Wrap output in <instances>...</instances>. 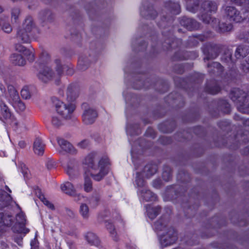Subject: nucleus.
Instances as JSON below:
<instances>
[{
	"mask_svg": "<svg viewBox=\"0 0 249 249\" xmlns=\"http://www.w3.org/2000/svg\"><path fill=\"white\" fill-rule=\"evenodd\" d=\"M45 144L40 138H36L33 145V150L36 154L42 155L44 152Z\"/></svg>",
	"mask_w": 249,
	"mask_h": 249,
	"instance_id": "nucleus-18",
	"label": "nucleus"
},
{
	"mask_svg": "<svg viewBox=\"0 0 249 249\" xmlns=\"http://www.w3.org/2000/svg\"><path fill=\"white\" fill-rule=\"evenodd\" d=\"M225 13L231 21L239 22L245 18V17L242 16L240 11L233 6H227L225 8Z\"/></svg>",
	"mask_w": 249,
	"mask_h": 249,
	"instance_id": "nucleus-6",
	"label": "nucleus"
},
{
	"mask_svg": "<svg viewBox=\"0 0 249 249\" xmlns=\"http://www.w3.org/2000/svg\"><path fill=\"white\" fill-rule=\"evenodd\" d=\"M0 89L2 92L5 91V87L2 85H0Z\"/></svg>",
	"mask_w": 249,
	"mask_h": 249,
	"instance_id": "nucleus-64",
	"label": "nucleus"
},
{
	"mask_svg": "<svg viewBox=\"0 0 249 249\" xmlns=\"http://www.w3.org/2000/svg\"><path fill=\"white\" fill-rule=\"evenodd\" d=\"M157 171V166L155 164H149L144 166L140 174L142 177L149 178L155 174Z\"/></svg>",
	"mask_w": 249,
	"mask_h": 249,
	"instance_id": "nucleus-15",
	"label": "nucleus"
},
{
	"mask_svg": "<svg viewBox=\"0 0 249 249\" xmlns=\"http://www.w3.org/2000/svg\"><path fill=\"white\" fill-rule=\"evenodd\" d=\"M246 61L247 65L245 63H243L241 65V68L244 72H249V56L246 58Z\"/></svg>",
	"mask_w": 249,
	"mask_h": 249,
	"instance_id": "nucleus-51",
	"label": "nucleus"
},
{
	"mask_svg": "<svg viewBox=\"0 0 249 249\" xmlns=\"http://www.w3.org/2000/svg\"><path fill=\"white\" fill-rule=\"evenodd\" d=\"M23 173L24 177L28 178V170L27 169H24L23 171Z\"/></svg>",
	"mask_w": 249,
	"mask_h": 249,
	"instance_id": "nucleus-61",
	"label": "nucleus"
},
{
	"mask_svg": "<svg viewBox=\"0 0 249 249\" xmlns=\"http://www.w3.org/2000/svg\"><path fill=\"white\" fill-rule=\"evenodd\" d=\"M177 233L174 229L168 227L161 235L160 243L163 247H166L174 244L177 240Z\"/></svg>",
	"mask_w": 249,
	"mask_h": 249,
	"instance_id": "nucleus-5",
	"label": "nucleus"
},
{
	"mask_svg": "<svg viewBox=\"0 0 249 249\" xmlns=\"http://www.w3.org/2000/svg\"><path fill=\"white\" fill-rule=\"evenodd\" d=\"M100 196L99 194H93L90 198V202L93 203L95 205H97L100 200Z\"/></svg>",
	"mask_w": 249,
	"mask_h": 249,
	"instance_id": "nucleus-50",
	"label": "nucleus"
},
{
	"mask_svg": "<svg viewBox=\"0 0 249 249\" xmlns=\"http://www.w3.org/2000/svg\"><path fill=\"white\" fill-rule=\"evenodd\" d=\"M55 73L48 67H44L42 70H40L38 74V77L44 82H47L51 79L57 80L62 75L64 71L66 70L67 75H72L74 73V70L71 64L62 65L61 61L59 58L54 60Z\"/></svg>",
	"mask_w": 249,
	"mask_h": 249,
	"instance_id": "nucleus-2",
	"label": "nucleus"
},
{
	"mask_svg": "<svg viewBox=\"0 0 249 249\" xmlns=\"http://www.w3.org/2000/svg\"><path fill=\"white\" fill-rule=\"evenodd\" d=\"M235 1L237 3H239L240 4L246 2L245 0H235Z\"/></svg>",
	"mask_w": 249,
	"mask_h": 249,
	"instance_id": "nucleus-62",
	"label": "nucleus"
},
{
	"mask_svg": "<svg viewBox=\"0 0 249 249\" xmlns=\"http://www.w3.org/2000/svg\"><path fill=\"white\" fill-rule=\"evenodd\" d=\"M106 227L112 237L114 238V240H116V232L115 231L114 226L111 223L107 222L106 224Z\"/></svg>",
	"mask_w": 249,
	"mask_h": 249,
	"instance_id": "nucleus-44",
	"label": "nucleus"
},
{
	"mask_svg": "<svg viewBox=\"0 0 249 249\" xmlns=\"http://www.w3.org/2000/svg\"><path fill=\"white\" fill-rule=\"evenodd\" d=\"M20 14V9L18 7H14L11 11V17L12 19H14L15 21L16 22L18 19V17Z\"/></svg>",
	"mask_w": 249,
	"mask_h": 249,
	"instance_id": "nucleus-47",
	"label": "nucleus"
},
{
	"mask_svg": "<svg viewBox=\"0 0 249 249\" xmlns=\"http://www.w3.org/2000/svg\"><path fill=\"white\" fill-rule=\"evenodd\" d=\"M207 91L211 94H215L217 93L220 90V88L217 85L215 84L213 86L207 87Z\"/></svg>",
	"mask_w": 249,
	"mask_h": 249,
	"instance_id": "nucleus-46",
	"label": "nucleus"
},
{
	"mask_svg": "<svg viewBox=\"0 0 249 249\" xmlns=\"http://www.w3.org/2000/svg\"><path fill=\"white\" fill-rule=\"evenodd\" d=\"M141 13L142 16L150 19H154L157 15V12L153 9L152 6L149 7L147 9L141 10Z\"/></svg>",
	"mask_w": 249,
	"mask_h": 249,
	"instance_id": "nucleus-27",
	"label": "nucleus"
},
{
	"mask_svg": "<svg viewBox=\"0 0 249 249\" xmlns=\"http://www.w3.org/2000/svg\"><path fill=\"white\" fill-rule=\"evenodd\" d=\"M167 7H168L171 10L174 12V14H177L179 13V9L180 8V6L179 4L177 2H171L169 1V5H166Z\"/></svg>",
	"mask_w": 249,
	"mask_h": 249,
	"instance_id": "nucleus-41",
	"label": "nucleus"
},
{
	"mask_svg": "<svg viewBox=\"0 0 249 249\" xmlns=\"http://www.w3.org/2000/svg\"><path fill=\"white\" fill-rule=\"evenodd\" d=\"M26 220L24 215L22 213L17 214L15 225V230L18 232L27 233L29 229L25 228Z\"/></svg>",
	"mask_w": 249,
	"mask_h": 249,
	"instance_id": "nucleus-8",
	"label": "nucleus"
},
{
	"mask_svg": "<svg viewBox=\"0 0 249 249\" xmlns=\"http://www.w3.org/2000/svg\"><path fill=\"white\" fill-rule=\"evenodd\" d=\"M168 220L161 217L158 219L154 225V228L157 231H166L168 227H172L168 224Z\"/></svg>",
	"mask_w": 249,
	"mask_h": 249,
	"instance_id": "nucleus-13",
	"label": "nucleus"
},
{
	"mask_svg": "<svg viewBox=\"0 0 249 249\" xmlns=\"http://www.w3.org/2000/svg\"><path fill=\"white\" fill-rule=\"evenodd\" d=\"M202 14L199 17L200 20L205 24H210L213 28L216 27L219 23V20L207 14L208 13L216 12L217 9L216 3L211 1H205L202 5Z\"/></svg>",
	"mask_w": 249,
	"mask_h": 249,
	"instance_id": "nucleus-3",
	"label": "nucleus"
},
{
	"mask_svg": "<svg viewBox=\"0 0 249 249\" xmlns=\"http://www.w3.org/2000/svg\"><path fill=\"white\" fill-rule=\"evenodd\" d=\"M180 23L189 30H196L199 28V24L197 21L187 17L182 18L180 21Z\"/></svg>",
	"mask_w": 249,
	"mask_h": 249,
	"instance_id": "nucleus-11",
	"label": "nucleus"
},
{
	"mask_svg": "<svg viewBox=\"0 0 249 249\" xmlns=\"http://www.w3.org/2000/svg\"><path fill=\"white\" fill-rule=\"evenodd\" d=\"M89 61L87 58L80 57L78 61L79 68L82 71L85 70L89 65Z\"/></svg>",
	"mask_w": 249,
	"mask_h": 249,
	"instance_id": "nucleus-34",
	"label": "nucleus"
},
{
	"mask_svg": "<svg viewBox=\"0 0 249 249\" xmlns=\"http://www.w3.org/2000/svg\"><path fill=\"white\" fill-rule=\"evenodd\" d=\"M8 92L9 94V101L12 105L17 102L20 99L19 96L17 91L14 87L10 86L8 87Z\"/></svg>",
	"mask_w": 249,
	"mask_h": 249,
	"instance_id": "nucleus-24",
	"label": "nucleus"
},
{
	"mask_svg": "<svg viewBox=\"0 0 249 249\" xmlns=\"http://www.w3.org/2000/svg\"><path fill=\"white\" fill-rule=\"evenodd\" d=\"M219 50L217 46H214L213 48L211 47L209 49L208 56L204 59L205 60L206 59H214L217 56Z\"/></svg>",
	"mask_w": 249,
	"mask_h": 249,
	"instance_id": "nucleus-33",
	"label": "nucleus"
},
{
	"mask_svg": "<svg viewBox=\"0 0 249 249\" xmlns=\"http://www.w3.org/2000/svg\"><path fill=\"white\" fill-rule=\"evenodd\" d=\"M15 49L17 51L22 53L23 55L27 57L31 55L33 56L32 52L20 44H16L15 45Z\"/></svg>",
	"mask_w": 249,
	"mask_h": 249,
	"instance_id": "nucleus-32",
	"label": "nucleus"
},
{
	"mask_svg": "<svg viewBox=\"0 0 249 249\" xmlns=\"http://www.w3.org/2000/svg\"><path fill=\"white\" fill-rule=\"evenodd\" d=\"M57 143L61 148L59 153L65 152L74 155L77 153L76 149L72 145V144L68 141L60 138H57Z\"/></svg>",
	"mask_w": 249,
	"mask_h": 249,
	"instance_id": "nucleus-7",
	"label": "nucleus"
},
{
	"mask_svg": "<svg viewBox=\"0 0 249 249\" xmlns=\"http://www.w3.org/2000/svg\"><path fill=\"white\" fill-rule=\"evenodd\" d=\"M3 225L6 226H11L13 223V219L12 216L9 214H3Z\"/></svg>",
	"mask_w": 249,
	"mask_h": 249,
	"instance_id": "nucleus-45",
	"label": "nucleus"
},
{
	"mask_svg": "<svg viewBox=\"0 0 249 249\" xmlns=\"http://www.w3.org/2000/svg\"><path fill=\"white\" fill-rule=\"evenodd\" d=\"M52 101L55 107L57 113L65 119L71 118L72 114L75 109V107L71 104H65L59 100L57 97L52 98Z\"/></svg>",
	"mask_w": 249,
	"mask_h": 249,
	"instance_id": "nucleus-4",
	"label": "nucleus"
},
{
	"mask_svg": "<svg viewBox=\"0 0 249 249\" xmlns=\"http://www.w3.org/2000/svg\"><path fill=\"white\" fill-rule=\"evenodd\" d=\"M33 27L34 24L32 18L31 17H27L25 19L21 28L25 30L27 32H30L32 31Z\"/></svg>",
	"mask_w": 249,
	"mask_h": 249,
	"instance_id": "nucleus-31",
	"label": "nucleus"
},
{
	"mask_svg": "<svg viewBox=\"0 0 249 249\" xmlns=\"http://www.w3.org/2000/svg\"><path fill=\"white\" fill-rule=\"evenodd\" d=\"M208 67L209 68V72L217 75H220L223 71V67L221 65L217 62H213L211 64H208Z\"/></svg>",
	"mask_w": 249,
	"mask_h": 249,
	"instance_id": "nucleus-22",
	"label": "nucleus"
},
{
	"mask_svg": "<svg viewBox=\"0 0 249 249\" xmlns=\"http://www.w3.org/2000/svg\"><path fill=\"white\" fill-rule=\"evenodd\" d=\"M249 53V46L248 45H240L239 46L235 52V56L237 59L244 58Z\"/></svg>",
	"mask_w": 249,
	"mask_h": 249,
	"instance_id": "nucleus-19",
	"label": "nucleus"
},
{
	"mask_svg": "<svg viewBox=\"0 0 249 249\" xmlns=\"http://www.w3.org/2000/svg\"><path fill=\"white\" fill-rule=\"evenodd\" d=\"M39 198L49 208H50V209H51L52 210H54V205L52 203L49 202L48 200H47L46 198L45 197L44 195L40 196H39Z\"/></svg>",
	"mask_w": 249,
	"mask_h": 249,
	"instance_id": "nucleus-48",
	"label": "nucleus"
},
{
	"mask_svg": "<svg viewBox=\"0 0 249 249\" xmlns=\"http://www.w3.org/2000/svg\"><path fill=\"white\" fill-rule=\"evenodd\" d=\"M1 29L6 33L9 34L12 31V28L10 23L5 22L4 20L1 24Z\"/></svg>",
	"mask_w": 249,
	"mask_h": 249,
	"instance_id": "nucleus-43",
	"label": "nucleus"
},
{
	"mask_svg": "<svg viewBox=\"0 0 249 249\" xmlns=\"http://www.w3.org/2000/svg\"><path fill=\"white\" fill-rule=\"evenodd\" d=\"M218 26H219V30L221 32H229L232 29V25L231 23H222L219 24V23L217 27L215 28H216Z\"/></svg>",
	"mask_w": 249,
	"mask_h": 249,
	"instance_id": "nucleus-37",
	"label": "nucleus"
},
{
	"mask_svg": "<svg viewBox=\"0 0 249 249\" xmlns=\"http://www.w3.org/2000/svg\"><path fill=\"white\" fill-rule=\"evenodd\" d=\"M19 146L21 148H24L25 147L26 144L24 141H20L18 142Z\"/></svg>",
	"mask_w": 249,
	"mask_h": 249,
	"instance_id": "nucleus-57",
	"label": "nucleus"
},
{
	"mask_svg": "<svg viewBox=\"0 0 249 249\" xmlns=\"http://www.w3.org/2000/svg\"><path fill=\"white\" fill-rule=\"evenodd\" d=\"M84 180V190L87 192H90L92 188L91 179L89 177L85 176Z\"/></svg>",
	"mask_w": 249,
	"mask_h": 249,
	"instance_id": "nucleus-38",
	"label": "nucleus"
},
{
	"mask_svg": "<svg viewBox=\"0 0 249 249\" xmlns=\"http://www.w3.org/2000/svg\"><path fill=\"white\" fill-rule=\"evenodd\" d=\"M89 145V142L88 140H84L79 142L77 146L81 148H85Z\"/></svg>",
	"mask_w": 249,
	"mask_h": 249,
	"instance_id": "nucleus-53",
	"label": "nucleus"
},
{
	"mask_svg": "<svg viewBox=\"0 0 249 249\" xmlns=\"http://www.w3.org/2000/svg\"><path fill=\"white\" fill-rule=\"evenodd\" d=\"M66 172L71 178L78 175V169L77 162L74 160H71L67 164Z\"/></svg>",
	"mask_w": 249,
	"mask_h": 249,
	"instance_id": "nucleus-12",
	"label": "nucleus"
},
{
	"mask_svg": "<svg viewBox=\"0 0 249 249\" xmlns=\"http://www.w3.org/2000/svg\"><path fill=\"white\" fill-rule=\"evenodd\" d=\"M37 246V242L35 239L33 240H32L31 242V246Z\"/></svg>",
	"mask_w": 249,
	"mask_h": 249,
	"instance_id": "nucleus-59",
	"label": "nucleus"
},
{
	"mask_svg": "<svg viewBox=\"0 0 249 249\" xmlns=\"http://www.w3.org/2000/svg\"><path fill=\"white\" fill-rule=\"evenodd\" d=\"M29 33V32H27L20 28L17 31L16 37L19 41L23 43H28L30 40Z\"/></svg>",
	"mask_w": 249,
	"mask_h": 249,
	"instance_id": "nucleus-23",
	"label": "nucleus"
},
{
	"mask_svg": "<svg viewBox=\"0 0 249 249\" xmlns=\"http://www.w3.org/2000/svg\"><path fill=\"white\" fill-rule=\"evenodd\" d=\"M67 95L69 101H74L78 95V88L74 85H69L67 88Z\"/></svg>",
	"mask_w": 249,
	"mask_h": 249,
	"instance_id": "nucleus-20",
	"label": "nucleus"
},
{
	"mask_svg": "<svg viewBox=\"0 0 249 249\" xmlns=\"http://www.w3.org/2000/svg\"><path fill=\"white\" fill-rule=\"evenodd\" d=\"M10 61L15 65L24 66L26 64L25 60L21 54L14 53L10 57Z\"/></svg>",
	"mask_w": 249,
	"mask_h": 249,
	"instance_id": "nucleus-26",
	"label": "nucleus"
},
{
	"mask_svg": "<svg viewBox=\"0 0 249 249\" xmlns=\"http://www.w3.org/2000/svg\"><path fill=\"white\" fill-rule=\"evenodd\" d=\"M162 176L163 180L166 181L171 179L172 178L171 169L169 166H164Z\"/></svg>",
	"mask_w": 249,
	"mask_h": 249,
	"instance_id": "nucleus-35",
	"label": "nucleus"
},
{
	"mask_svg": "<svg viewBox=\"0 0 249 249\" xmlns=\"http://www.w3.org/2000/svg\"><path fill=\"white\" fill-rule=\"evenodd\" d=\"M238 110L243 113L249 114V104H245V102L237 104Z\"/></svg>",
	"mask_w": 249,
	"mask_h": 249,
	"instance_id": "nucleus-39",
	"label": "nucleus"
},
{
	"mask_svg": "<svg viewBox=\"0 0 249 249\" xmlns=\"http://www.w3.org/2000/svg\"><path fill=\"white\" fill-rule=\"evenodd\" d=\"M39 18L44 22H51L53 19V16L52 12L48 10L41 11L39 13Z\"/></svg>",
	"mask_w": 249,
	"mask_h": 249,
	"instance_id": "nucleus-30",
	"label": "nucleus"
},
{
	"mask_svg": "<svg viewBox=\"0 0 249 249\" xmlns=\"http://www.w3.org/2000/svg\"><path fill=\"white\" fill-rule=\"evenodd\" d=\"M0 244H1V248L2 249H5L7 248V245L4 242H1Z\"/></svg>",
	"mask_w": 249,
	"mask_h": 249,
	"instance_id": "nucleus-60",
	"label": "nucleus"
},
{
	"mask_svg": "<svg viewBox=\"0 0 249 249\" xmlns=\"http://www.w3.org/2000/svg\"><path fill=\"white\" fill-rule=\"evenodd\" d=\"M85 238L88 243L90 246L99 247L101 245V242L99 238L93 232H87L85 235Z\"/></svg>",
	"mask_w": 249,
	"mask_h": 249,
	"instance_id": "nucleus-17",
	"label": "nucleus"
},
{
	"mask_svg": "<svg viewBox=\"0 0 249 249\" xmlns=\"http://www.w3.org/2000/svg\"><path fill=\"white\" fill-rule=\"evenodd\" d=\"M222 59L227 63L234 62V60L231 58V53L229 50L224 53L222 57Z\"/></svg>",
	"mask_w": 249,
	"mask_h": 249,
	"instance_id": "nucleus-40",
	"label": "nucleus"
},
{
	"mask_svg": "<svg viewBox=\"0 0 249 249\" xmlns=\"http://www.w3.org/2000/svg\"><path fill=\"white\" fill-rule=\"evenodd\" d=\"M61 188L62 191L68 195L75 196L76 194V190L71 182H65L61 185Z\"/></svg>",
	"mask_w": 249,
	"mask_h": 249,
	"instance_id": "nucleus-25",
	"label": "nucleus"
},
{
	"mask_svg": "<svg viewBox=\"0 0 249 249\" xmlns=\"http://www.w3.org/2000/svg\"><path fill=\"white\" fill-rule=\"evenodd\" d=\"M230 96L231 99L236 103L237 106V104L245 102L247 93L242 90L235 89L231 91Z\"/></svg>",
	"mask_w": 249,
	"mask_h": 249,
	"instance_id": "nucleus-9",
	"label": "nucleus"
},
{
	"mask_svg": "<svg viewBox=\"0 0 249 249\" xmlns=\"http://www.w3.org/2000/svg\"><path fill=\"white\" fill-rule=\"evenodd\" d=\"M108 162V158L104 157L97 162L95 156L91 154L85 159L83 163L87 166L91 177L96 181L101 180L108 172L107 165Z\"/></svg>",
	"mask_w": 249,
	"mask_h": 249,
	"instance_id": "nucleus-1",
	"label": "nucleus"
},
{
	"mask_svg": "<svg viewBox=\"0 0 249 249\" xmlns=\"http://www.w3.org/2000/svg\"><path fill=\"white\" fill-rule=\"evenodd\" d=\"M3 213H0V226L3 225Z\"/></svg>",
	"mask_w": 249,
	"mask_h": 249,
	"instance_id": "nucleus-58",
	"label": "nucleus"
},
{
	"mask_svg": "<svg viewBox=\"0 0 249 249\" xmlns=\"http://www.w3.org/2000/svg\"><path fill=\"white\" fill-rule=\"evenodd\" d=\"M79 213L84 219L87 220L89 217V209L87 204L82 203L79 208Z\"/></svg>",
	"mask_w": 249,
	"mask_h": 249,
	"instance_id": "nucleus-29",
	"label": "nucleus"
},
{
	"mask_svg": "<svg viewBox=\"0 0 249 249\" xmlns=\"http://www.w3.org/2000/svg\"><path fill=\"white\" fill-rule=\"evenodd\" d=\"M55 164L54 162L53 161H49L47 163V168L49 170L52 169L55 166Z\"/></svg>",
	"mask_w": 249,
	"mask_h": 249,
	"instance_id": "nucleus-54",
	"label": "nucleus"
},
{
	"mask_svg": "<svg viewBox=\"0 0 249 249\" xmlns=\"http://www.w3.org/2000/svg\"><path fill=\"white\" fill-rule=\"evenodd\" d=\"M15 108H18L20 111H23L25 109V106L23 103H22L20 99L17 102L15 103L12 105Z\"/></svg>",
	"mask_w": 249,
	"mask_h": 249,
	"instance_id": "nucleus-49",
	"label": "nucleus"
},
{
	"mask_svg": "<svg viewBox=\"0 0 249 249\" xmlns=\"http://www.w3.org/2000/svg\"><path fill=\"white\" fill-rule=\"evenodd\" d=\"M21 95L23 98L27 99L30 98L31 95L27 89L24 88L21 90Z\"/></svg>",
	"mask_w": 249,
	"mask_h": 249,
	"instance_id": "nucleus-52",
	"label": "nucleus"
},
{
	"mask_svg": "<svg viewBox=\"0 0 249 249\" xmlns=\"http://www.w3.org/2000/svg\"><path fill=\"white\" fill-rule=\"evenodd\" d=\"M161 208L159 206H152L148 205L146 206V211L149 218L154 219L160 213Z\"/></svg>",
	"mask_w": 249,
	"mask_h": 249,
	"instance_id": "nucleus-21",
	"label": "nucleus"
},
{
	"mask_svg": "<svg viewBox=\"0 0 249 249\" xmlns=\"http://www.w3.org/2000/svg\"><path fill=\"white\" fill-rule=\"evenodd\" d=\"M222 102H223V104L224 106V107H225V108L226 109L224 111L226 112H229L230 111V105L225 101H223Z\"/></svg>",
	"mask_w": 249,
	"mask_h": 249,
	"instance_id": "nucleus-55",
	"label": "nucleus"
},
{
	"mask_svg": "<svg viewBox=\"0 0 249 249\" xmlns=\"http://www.w3.org/2000/svg\"><path fill=\"white\" fill-rule=\"evenodd\" d=\"M97 116V114L95 110L88 108L86 109L83 114V121L86 124H92L94 122Z\"/></svg>",
	"mask_w": 249,
	"mask_h": 249,
	"instance_id": "nucleus-10",
	"label": "nucleus"
},
{
	"mask_svg": "<svg viewBox=\"0 0 249 249\" xmlns=\"http://www.w3.org/2000/svg\"><path fill=\"white\" fill-rule=\"evenodd\" d=\"M187 9L193 13L196 12L198 8V0H186Z\"/></svg>",
	"mask_w": 249,
	"mask_h": 249,
	"instance_id": "nucleus-28",
	"label": "nucleus"
},
{
	"mask_svg": "<svg viewBox=\"0 0 249 249\" xmlns=\"http://www.w3.org/2000/svg\"><path fill=\"white\" fill-rule=\"evenodd\" d=\"M139 194L145 201H155L157 199V196L146 188L139 189Z\"/></svg>",
	"mask_w": 249,
	"mask_h": 249,
	"instance_id": "nucleus-14",
	"label": "nucleus"
},
{
	"mask_svg": "<svg viewBox=\"0 0 249 249\" xmlns=\"http://www.w3.org/2000/svg\"><path fill=\"white\" fill-rule=\"evenodd\" d=\"M51 123L55 127H59L63 124L62 121L57 116L54 115L52 117Z\"/></svg>",
	"mask_w": 249,
	"mask_h": 249,
	"instance_id": "nucleus-42",
	"label": "nucleus"
},
{
	"mask_svg": "<svg viewBox=\"0 0 249 249\" xmlns=\"http://www.w3.org/2000/svg\"><path fill=\"white\" fill-rule=\"evenodd\" d=\"M142 175L140 174V172H138L136 173V184L138 187L142 188V189L145 187V182L143 179Z\"/></svg>",
	"mask_w": 249,
	"mask_h": 249,
	"instance_id": "nucleus-36",
	"label": "nucleus"
},
{
	"mask_svg": "<svg viewBox=\"0 0 249 249\" xmlns=\"http://www.w3.org/2000/svg\"><path fill=\"white\" fill-rule=\"evenodd\" d=\"M36 194H37L38 197H39V196H41V195H43V194H41V192L40 191V190L38 189L36 191Z\"/></svg>",
	"mask_w": 249,
	"mask_h": 249,
	"instance_id": "nucleus-63",
	"label": "nucleus"
},
{
	"mask_svg": "<svg viewBox=\"0 0 249 249\" xmlns=\"http://www.w3.org/2000/svg\"><path fill=\"white\" fill-rule=\"evenodd\" d=\"M160 180L158 179L155 180L153 182V185L154 187L156 188H158L160 187Z\"/></svg>",
	"mask_w": 249,
	"mask_h": 249,
	"instance_id": "nucleus-56",
	"label": "nucleus"
},
{
	"mask_svg": "<svg viewBox=\"0 0 249 249\" xmlns=\"http://www.w3.org/2000/svg\"><path fill=\"white\" fill-rule=\"evenodd\" d=\"M12 114L10 110L3 101L0 102V119L3 122L10 119Z\"/></svg>",
	"mask_w": 249,
	"mask_h": 249,
	"instance_id": "nucleus-16",
	"label": "nucleus"
}]
</instances>
